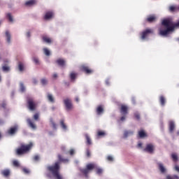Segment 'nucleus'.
<instances>
[{
	"label": "nucleus",
	"instance_id": "58",
	"mask_svg": "<svg viewBox=\"0 0 179 179\" xmlns=\"http://www.w3.org/2000/svg\"><path fill=\"white\" fill-rule=\"evenodd\" d=\"M47 177H48L49 178H51V175L47 174Z\"/></svg>",
	"mask_w": 179,
	"mask_h": 179
},
{
	"label": "nucleus",
	"instance_id": "36",
	"mask_svg": "<svg viewBox=\"0 0 179 179\" xmlns=\"http://www.w3.org/2000/svg\"><path fill=\"white\" fill-rule=\"evenodd\" d=\"M41 83L43 86H45V85H47V83H48V81L47 80V79L43 78V79L41 80Z\"/></svg>",
	"mask_w": 179,
	"mask_h": 179
},
{
	"label": "nucleus",
	"instance_id": "37",
	"mask_svg": "<svg viewBox=\"0 0 179 179\" xmlns=\"http://www.w3.org/2000/svg\"><path fill=\"white\" fill-rule=\"evenodd\" d=\"M6 16L9 22H13V17H12V14L8 13Z\"/></svg>",
	"mask_w": 179,
	"mask_h": 179
},
{
	"label": "nucleus",
	"instance_id": "17",
	"mask_svg": "<svg viewBox=\"0 0 179 179\" xmlns=\"http://www.w3.org/2000/svg\"><path fill=\"white\" fill-rule=\"evenodd\" d=\"M42 39L44 43H47V44H51V43H52V40H51V38H48L47 36H43Z\"/></svg>",
	"mask_w": 179,
	"mask_h": 179
},
{
	"label": "nucleus",
	"instance_id": "46",
	"mask_svg": "<svg viewBox=\"0 0 179 179\" xmlns=\"http://www.w3.org/2000/svg\"><path fill=\"white\" fill-rule=\"evenodd\" d=\"M107 160H108V162H113V160H114V158L113 157V156L108 155V156L107 157Z\"/></svg>",
	"mask_w": 179,
	"mask_h": 179
},
{
	"label": "nucleus",
	"instance_id": "63",
	"mask_svg": "<svg viewBox=\"0 0 179 179\" xmlns=\"http://www.w3.org/2000/svg\"><path fill=\"white\" fill-rule=\"evenodd\" d=\"M178 41H179V38H178Z\"/></svg>",
	"mask_w": 179,
	"mask_h": 179
},
{
	"label": "nucleus",
	"instance_id": "4",
	"mask_svg": "<svg viewBox=\"0 0 179 179\" xmlns=\"http://www.w3.org/2000/svg\"><path fill=\"white\" fill-rule=\"evenodd\" d=\"M94 167H96V165H94V164H88L86 166V169H80V172L82 173V174L85 175V177H86V178H87V177H89V173H90L92 170H94Z\"/></svg>",
	"mask_w": 179,
	"mask_h": 179
},
{
	"label": "nucleus",
	"instance_id": "5",
	"mask_svg": "<svg viewBox=\"0 0 179 179\" xmlns=\"http://www.w3.org/2000/svg\"><path fill=\"white\" fill-rule=\"evenodd\" d=\"M155 31H153L152 29L148 28L145 30L143 31L141 33V40H146V38L149 37L150 34H153Z\"/></svg>",
	"mask_w": 179,
	"mask_h": 179
},
{
	"label": "nucleus",
	"instance_id": "7",
	"mask_svg": "<svg viewBox=\"0 0 179 179\" xmlns=\"http://www.w3.org/2000/svg\"><path fill=\"white\" fill-rule=\"evenodd\" d=\"M120 111L122 115H128L129 107H128L127 105L122 104L120 105Z\"/></svg>",
	"mask_w": 179,
	"mask_h": 179
},
{
	"label": "nucleus",
	"instance_id": "48",
	"mask_svg": "<svg viewBox=\"0 0 179 179\" xmlns=\"http://www.w3.org/2000/svg\"><path fill=\"white\" fill-rule=\"evenodd\" d=\"M38 117H39V115L38 113H35L34 115V119L37 121V120H38Z\"/></svg>",
	"mask_w": 179,
	"mask_h": 179
},
{
	"label": "nucleus",
	"instance_id": "60",
	"mask_svg": "<svg viewBox=\"0 0 179 179\" xmlns=\"http://www.w3.org/2000/svg\"><path fill=\"white\" fill-rule=\"evenodd\" d=\"M34 83H37V81H36V80H34Z\"/></svg>",
	"mask_w": 179,
	"mask_h": 179
},
{
	"label": "nucleus",
	"instance_id": "9",
	"mask_svg": "<svg viewBox=\"0 0 179 179\" xmlns=\"http://www.w3.org/2000/svg\"><path fill=\"white\" fill-rule=\"evenodd\" d=\"M64 103L65 105L66 109L69 110L73 108V105L72 104V101L70 99H66L64 100Z\"/></svg>",
	"mask_w": 179,
	"mask_h": 179
},
{
	"label": "nucleus",
	"instance_id": "55",
	"mask_svg": "<svg viewBox=\"0 0 179 179\" xmlns=\"http://www.w3.org/2000/svg\"><path fill=\"white\" fill-rule=\"evenodd\" d=\"M61 149H62V152H65V147H64V146H62V147L61 148Z\"/></svg>",
	"mask_w": 179,
	"mask_h": 179
},
{
	"label": "nucleus",
	"instance_id": "1",
	"mask_svg": "<svg viewBox=\"0 0 179 179\" xmlns=\"http://www.w3.org/2000/svg\"><path fill=\"white\" fill-rule=\"evenodd\" d=\"M58 161L55 162L52 166L47 167L48 171H50L56 179H64L62 175L59 173L61 171V163H68L69 159L62 157L61 154L57 155Z\"/></svg>",
	"mask_w": 179,
	"mask_h": 179
},
{
	"label": "nucleus",
	"instance_id": "10",
	"mask_svg": "<svg viewBox=\"0 0 179 179\" xmlns=\"http://www.w3.org/2000/svg\"><path fill=\"white\" fill-rule=\"evenodd\" d=\"M52 17H54V12H52V11L46 12V13L44 16L45 20H48L50 19H52Z\"/></svg>",
	"mask_w": 179,
	"mask_h": 179
},
{
	"label": "nucleus",
	"instance_id": "12",
	"mask_svg": "<svg viewBox=\"0 0 179 179\" xmlns=\"http://www.w3.org/2000/svg\"><path fill=\"white\" fill-rule=\"evenodd\" d=\"M16 132H17V126L10 127V129L8 131V134L9 135H15Z\"/></svg>",
	"mask_w": 179,
	"mask_h": 179
},
{
	"label": "nucleus",
	"instance_id": "54",
	"mask_svg": "<svg viewBox=\"0 0 179 179\" xmlns=\"http://www.w3.org/2000/svg\"><path fill=\"white\" fill-rule=\"evenodd\" d=\"M0 124H3V122L1 120H0ZM1 138H2V135L0 133V139H1Z\"/></svg>",
	"mask_w": 179,
	"mask_h": 179
},
{
	"label": "nucleus",
	"instance_id": "56",
	"mask_svg": "<svg viewBox=\"0 0 179 179\" xmlns=\"http://www.w3.org/2000/svg\"><path fill=\"white\" fill-rule=\"evenodd\" d=\"M138 148H142V143H139L138 144Z\"/></svg>",
	"mask_w": 179,
	"mask_h": 179
},
{
	"label": "nucleus",
	"instance_id": "40",
	"mask_svg": "<svg viewBox=\"0 0 179 179\" xmlns=\"http://www.w3.org/2000/svg\"><path fill=\"white\" fill-rule=\"evenodd\" d=\"M26 87H24V85L23 83L20 84V92H25Z\"/></svg>",
	"mask_w": 179,
	"mask_h": 179
},
{
	"label": "nucleus",
	"instance_id": "39",
	"mask_svg": "<svg viewBox=\"0 0 179 179\" xmlns=\"http://www.w3.org/2000/svg\"><path fill=\"white\" fill-rule=\"evenodd\" d=\"M50 123L52 124V127H53L54 129H57V124L54 122L52 119H50Z\"/></svg>",
	"mask_w": 179,
	"mask_h": 179
},
{
	"label": "nucleus",
	"instance_id": "51",
	"mask_svg": "<svg viewBox=\"0 0 179 179\" xmlns=\"http://www.w3.org/2000/svg\"><path fill=\"white\" fill-rule=\"evenodd\" d=\"M33 61H34V62H35L36 64H38V62H39L38 59H37L36 57H34Z\"/></svg>",
	"mask_w": 179,
	"mask_h": 179
},
{
	"label": "nucleus",
	"instance_id": "61",
	"mask_svg": "<svg viewBox=\"0 0 179 179\" xmlns=\"http://www.w3.org/2000/svg\"><path fill=\"white\" fill-rule=\"evenodd\" d=\"M177 134L179 135V131L177 132Z\"/></svg>",
	"mask_w": 179,
	"mask_h": 179
},
{
	"label": "nucleus",
	"instance_id": "47",
	"mask_svg": "<svg viewBox=\"0 0 179 179\" xmlns=\"http://www.w3.org/2000/svg\"><path fill=\"white\" fill-rule=\"evenodd\" d=\"M96 173H98V174H103V169H100V168L97 169H96Z\"/></svg>",
	"mask_w": 179,
	"mask_h": 179
},
{
	"label": "nucleus",
	"instance_id": "64",
	"mask_svg": "<svg viewBox=\"0 0 179 179\" xmlns=\"http://www.w3.org/2000/svg\"><path fill=\"white\" fill-rule=\"evenodd\" d=\"M0 59H1V56H0Z\"/></svg>",
	"mask_w": 179,
	"mask_h": 179
},
{
	"label": "nucleus",
	"instance_id": "33",
	"mask_svg": "<svg viewBox=\"0 0 179 179\" xmlns=\"http://www.w3.org/2000/svg\"><path fill=\"white\" fill-rule=\"evenodd\" d=\"M13 166H14V167H20V164L19 163V161L13 160Z\"/></svg>",
	"mask_w": 179,
	"mask_h": 179
},
{
	"label": "nucleus",
	"instance_id": "18",
	"mask_svg": "<svg viewBox=\"0 0 179 179\" xmlns=\"http://www.w3.org/2000/svg\"><path fill=\"white\" fill-rule=\"evenodd\" d=\"M171 157L174 163H177L178 162V155L176 153H172L171 155Z\"/></svg>",
	"mask_w": 179,
	"mask_h": 179
},
{
	"label": "nucleus",
	"instance_id": "20",
	"mask_svg": "<svg viewBox=\"0 0 179 179\" xmlns=\"http://www.w3.org/2000/svg\"><path fill=\"white\" fill-rule=\"evenodd\" d=\"M27 122L28 123V125L32 128V129H36V124H34V122H32L31 119H27Z\"/></svg>",
	"mask_w": 179,
	"mask_h": 179
},
{
	"label": "nucleus",
	"instance_id": "25",
	"mask_svg": "<svg viewBox=\"0 0 179 179\" xmlns=\"http://www.w3.org/2000/svg\"><path fill=\"white\" fill-rule=\"evenodd\" d=\"M159 102L161 106H164L166 104V98L164 97V96H161L159 97Z\"/></svg>",
	"mask_w": 179,
	"mask_h": 179
},
{
	"label": "nucleus",
	"instance_id": "38",
	"mask_svg": "<svg viewBox=\"0 0 179 179\" xmlns=\"http://www.w3.org/2000/svg\"><path fill=\"white\" fill-rule=\"evenodd\" d=\"M134 118H136V120L139 121V120H141V115L138 113H134Z\"/></svg>",
	"mask_w": 179,
	"mask_h": 179
},
{
	"label": "nucleus",
	"instance_id": "19",
	"mask_svg": "<svg viewBox=\"0 0 179 179\" xmlns=\"http://www.w3.org/2000/svg\"><path fill=\"white\" fill-rule=\"evenodd\" d=\"M134 135V131L126 130L124 131L123 138H126L127 136H131Z\"/></svg>",
	"mask_w": 179,
	"mask_h": 179
},
{
	"label": "nucleus",
	"instance_id": "28",
	"mask_svg": "<svg viewBox=\"0 0 179 179\" xmlns=\"http://www.w3.org/2000/svg\"><path fill=\"white\" fill-rule=\"evenodd\" d=\"M78 76V73L75 72H72L70 74V78L71 80H75L76 79V77Z\"/></svg>",
	"mask_w": 179,
	"mask_h": 179
},
{
	"label": "nucleus",
	"instance_id": "32",
	"mask_svg": "<svg viewBox=\"0 0 179 179\" xmlns=\"http://www.w3.org/2000/svg\"><path fill=\"white\" fill-rule=\"evenodd\" d=\"M85 138L87 141V145H91L92 144V140L90 139V137L89 136V135L86 134L85 135Z\"/></svg>",
	"mask_w": 179,
	"mask_h": 179
},
{
	"label": "nucleus",
	"instance_id": "34",
	"mask_svg": "<svg viewBox=\"0 0 179 179\" xmlns=\"http://www.w3.org/2000/svg\"><path fill=\"white\" fill-rule=\"evenodd\" d=\"M43 52H44V54L46 55L47 57H50V55H51V52L49 51V50L45 48H43Z\"/></svg>",
	"mask_w": 179,
	"mask_h": 179
},
{
	"label": "nucleus",
	"instance_id": "42",
	"mask_svg": "<svg viewBox=\"0 0 179 179\" xmlns=\"http://www.w3.org/2000/svg\"><path fill=\"white\" fill-rule=\"evenodd\" d=\"M125 120H127V115H122V116L120 119V121L123 122V121H125Z\"/></svg>",
	"mask_w": 179,
	"mask_h": 179
},
{
	"label": "nucleus",
	"instance_id": "57",
	"mask_svg": "<svg viewBox=\"0 0 179 179\" xmlns=\"http://www.w3.org/2000/svg\"><path fill=\"white\" fill-rule=\"evenodd\" d=\"M76 101L77 103H79V98H78V97H76Z\"/></svg>",
	"mask_w": 179,
	"mask_h": 179
},
{
	"label": "nucleus",
	"instance_id": "26",
	"mask_svg": "<svg viewBox=\"0 0 179 179\" xmlns=\"http://www.w3.org/2000/svg\"><path fill=\"white\" fill-rule=\"evenodd\" d=\"M159 171L161 173H166V168H164V166H163V164H158Z\"/></svg>",
	"mask_w": 179,
	"mask_h": 179
},
{
	"label": "nucleus",
	"instance_id": "13",
	"mask_svg": "<svg viewBox=\"0 0 179 179\" xmlns=\"http://www.w3.org/2000/svg\"><path fill=\"white\" fill-rule=\"evenodd\" d=\"M156 19H157L156 15H149V16L147 17L146 20H147V22H148V23H153V22H156Z\"/></svg>",
	"mask_w": 179,
	"mask_h": 179
},
{
	"label": "nucleus",
	"instance_id": "11",
	"mask_svg": "<svg viewBox=\"0 0 179 179\" xmlns=\"http://www.w3.org/2000/svg\"><path fill=\"white\" fill-rule=\"evenodd\" d=\"M25 6H34V5H37V1L36 0H29L25 2L24 3Z\"/></svg>",
	"mask_w": 179,
	"mask_h": 179
},
{
	"label": "nucleus",
	"instance_id": "23",
	"mask_svg": "<svg viewBox=\"0 0 179 179\" xmlns=\"http://www.w3.org/2000/svg\"><path fill=\"white\" fill-rule=\"evenodd\" d=\"M178 8L179 7H177L176 6H174V5L170 6L169 8V12H176V10H179Z\"/></svg>",
	"mask_w": 179,
	"mask_h": 179
},
{
	"label": "nucleus",
	"instance_id": "35",
	"mask_svg": "<svg viewBox=\"0 0 179 179\" xmlns=\"http://www.w3.org/2000/svg\"><path fill=\"white\" fill-rule=\"evenodd\" d=\"M2 70L3 71V72H9V71H10V69L8 66H3Z\"/></svg>",
	"mask_w": 179,
	"mask_h": 179
},
{
	"label": "nucleus",
	"instance_id": "44",
	"mask_svg": "<svg viewBox=\"0 0 179 179\" xmlns=\"http://www.w3.org/2000/svg\"><path fill=\"white\" fill-rule=\"evenodd\" d=\"M104 135H106V133L104 131H98V136H104Z\"/></svg>",
	"mask_w": 179,
	"mask_h": 179
},
{
	"label": "nucleus",
	"instance_id": "52",
	"mask_svg": "<svg viewBox=\"0 0 179 179\" xmlns=\"http://www.w3.org/2000/svg\"><path fill=\"white\" fill-rule=\"evenodd\" d=\"M52 78L54 79H57V78H58V75L57 73H55V74H53Z\"/></svg>",
	"mask_w": 179,
	"mask_h": 179
},
{
	"label": "nucleus",
	"instance_id": "31",
	"mask_svg": "<svg viewBox=\"0 0 179 179\" xmlns=\"http://www.w3.org/2000/svg\"><path fill=\"white\" fill-rule=\"evenodd\" d=\"M166 179H179V176L177 175H173V176L168 175L166 176Z\"/></svg>",
	"mask_w": 179,
	"mask_h": 179
},
{
	"label": "nucleus",
	"instance_id": "53",
	"mask_svg": "<svg viewBox=\"0 0 179 179\" xmlns=\"http://www.w3.org/2000/svg\"><path fill=\"white\" fill-rule=\"evenodd\" d=\"M31 36L30 31L27 32V37L30 38Z\"/></svg>",
	"mask_w": 179,
	"mask_h": 179
},
{
	"label": "nucleus",
	"instance_id": "59",
	"mask_svg": "<svg viewBox=\"0 0 179 179\" xmlns=\"http://www.w3.org/2000/svg\"><path fill=\"white\" fill-rule=\"evenodd\" d=\"M133 103H135V99H132Z\"/></svg>",
	"mask_w": 179,
	"mask_h": 179
},
{
	"label": "nucleus",
	"instance_id": "62",
	"mask_svg": "<svg viewBox=\"0 0 179 179\" xmlns=\"http://www.w3.org/2000/svg\"><path fill=\"white\" fill-rule=\"evenodd\" d=\"M0 82H1V76H0Z\"/></svg>",
	"mask_w": 179,
	"mask_h": 179
},
{
	"label": "nucleus",
	"instance_id": "30",
	"mask_svg": "<svg viewBox=\"0 0 179 179\" xmlns=\"http://www.w3.org/2000/svg\"><path fill=\"white\" fill-rule=\"evenodd\" d=\"M48 97V100L50 102V103H54V97L52 96V94H48L47 95Z\"/></svg>",
	"mask_w": 179,
	"mask_h": 179
},
{
	"label": "nucleus",
	"instance_id": "15",
	"mask_svg": "<svg viewBox=\"0 0 179 179\" xmlns=\"http://www.w3.org/2000/svg\"><path fill=\"white\" fill-rule=\"evenodd\" d=\"M103 112H104V108H103V106L101 105L98 106L96 110L97 115H101V113Z\"/></svg>",
	"mask_w": 179,
	"mask_h": 179
},
{
	"label": "nucleus",
	"instance_id": "43",
	"mask_svg": "<svg viewBox=\"0 0 179 179\" xmlns=\"http://www.w3.org/2000/svg\"><path fill=\"white\" fill-rule=\"evenodd\" d=\"M86 156L87 157H90V156H92V154L90 153V150L89 149L86 150Z\"/></svg>",
	"mask_w": 179,
	"mask_h": 179
},
{
	"label": "nucleus",
	"instance_id": "8",
	"mask_svg": "<svg viewBox=\"0 0 179 179\" xmlns=\"http://www.w3.org/2000/svg\"><path fill=\"white\" fill-rule=\"evenodd\" d=\"M80 69L83 72H85V73H86L87 75H90L91 73H93V70H92V69H90V67H89L87 65H82L80 66Z\"/></svg>",
	"mask_w": 179,
	"mask_h": 179
},
{
	"label": "nucleus",
	"instance_id": "29",
	"mask_svg": "<svg viewBox=\"0 0 179 179\" xmlns=\"http://www.w3.org/2000/svg\"><path fill=\"white\" fill-rule=\"evenodd\" d=\"M60 125L62 129H64V131H66L67 127H66V124H65L64 120H60Z\"/></svg>",
	"mask_w": 179,
	"mask_h": 179
},
{
	"label": "nucleus",
	"instance_id": "21",
	"mask_svg": "<svg viewBox=\"0 0 179 179\" xmlns=\"http://www.w3.org/2000/svg\"><path fill=\"white\" fill-rule=\"evenodd\" d=\"M1 174L4 177H9V176L10 175V171H9L8 169L3 170L1 171Z\"/></svg>",
	"mask_w": 179,
	"mask_h": 179
},
{
	"label": "nucleus",
	"instance_id": "16",
	"mask_svg": "<svg viewBox=\"0 0 179 179\" xmlns=\"http://www.w3.org/2000/svg\"><path fill=\"white\" fill-rule=\"evenodd\" d=\"M176 128V124L173 121L169 122V132L172 134V132H174V129Z\"/></svg>",
	"mask_w": 179,
	"mask_h": 179
},
{
	"label": "nucleus",
	"instance_id": "6",
	"mask_svg": "<svg viewBox=\"0 0 179 179\" xmlns=\"http://www.w3.org/2000/svg\"><path fill=\"white\" fill-rule=\"evenodd\" d=\"M143 150L144 152H147V153L152 155L155 152V145L152 143H148L146 145Z\"/></svg>",
	"mask_w": 179,
	"mask_h": 179
},
{
	"label": "nucleus",
	"instance_id": "50",
	"mask_svg": "<svg viewBox=\"0 0 179 179\" xmlns=\"http://www.w3.org/2000/svg\"><path fill=\"white\" fill-rule=\"evenodd\" d=\"M174 170L176 171H177V173H179V166L178 165H175Z\"/></svg>",
	"mask_w": 179,
	"mask_h": 179
},
{
	"label": "nucleus",
	"instance_id": "41",
	"mask_svg": "<svg viewBox=\"0 0 179 179\" xmlns=\"http://www.w3.org/2000/svg\"><path fill=\"white\" fill-rule=\"evenodd\" d=\"M22 171L24 174H29L30 173V171L27 168H23Z\"/></svg>",
	"mask_w": 179,
	"mask_h": 179
},
{
	"label": "nucleus",
	"instance_id": "14",
	"mask_svg": "<svg viewBox=\"0 0 179 179\" xmlns=\"http://www.w3.org/2000/svg\"><path fill=\"white\" fill-rule=\"evenodd\" d=\"M66 63V62H65V60L64 59H57L56 61V64H57V65H59V66H62V68H64V66H65V64Z\"/></svg>",
	"mask_w": 179,
	"mask_h": 179
},
{
	"label": "nucleus",
	"instance_id": "24",
	"mask_svg": "<svg viewBox=\"0 0 179 179\" xmlns=\"http://www.w3.org/2000/svg\"><path fill=\"white\" fill-rule=\"evenodd\" d=\"M138 136L139 138H146V136H148V134H146V132H145V131L143 130H141L138 131Z\"/></svg>",
	"mask_w": 179,
	"mask_h": 179
},
{
	"label": "nucleus",
	"instance_id": "27",
	"mask_svg": "<svg viewBox=\"0 0 179 179\" xmlns=\"http://www.w3.org/2000/svg\"><path fill=\"white\" fill-rule=\"evenodd\" d=\"M6 41L10 44V34L8 32V31H6Z\"/></svg>",
	"mask_w": 179,
	"mask_h": 179
},
{
	"label": "nucleus",
	"instance_id": "22",
	"mask_svg": "<svg viewBox=\"0 0 179 179\" xmlns=\"http://www.w3.org/2000/svg\"><path fill=\"white\" fill-rule=\"evenodd\" d=\"M18 70L20 72H23L24 71V64L22 62H18Z\"/></svg>",
	"mask_w": 179,
	"mask_h": 179
},
{
	"label": "nucleus",
	"instance_id": "45",
	"mask_svg": "<svg viewBox=\"0 0 179 179\" xmlns=\"http://www.w3.org/2000/svg\"><path fill=\"white\" fill-rule=\"evenodd\" d=\"M33 159H34V162H38V160H40V156L35 155Z\"/></svg>",
	"mask_w": 179,
	"mask_h": 179
},
{
	"label": "nucleus",
	"instance_id": "2",
	"mask_svg": "<svg viewBox=\"0 0 179 179\" xmlns=\"http://www.w3.org/2000/svg\"><path fill=\"white\" fill-rule=\"evenodd\" d=\"M33 148V143L30 142L29 144L21 143L20 147L16 149L15 153L17 156H22V155H26L29 153L31 148Z\"/></svg>",
	"mask_w": 179,
	"mask_h": 179
},
{
	"label": "nucleus",
	"instance_id": "3",
	"mask_svg": "<svg viewBox=\"0 0 179 179\" xmlns=\"http://www.w3.org/2000/svg\"><path fill=\"white\" fill-rule=\"evenodd\" d=\"M27 104L30 111H35L36 108H37V103H36V101H34V99H33V98L27 97Z\"/></svg>",
	"mask_w": 179,
	"mask_h": 179
},
{
	"label": "nucleus",
	"instance_id": "49",
	"mask_svg": "<svg viewBox=\"0 0 179 179\" xmlns=\"http://www.w3.org/2000/svg\"><path fill=\"white\" fill-rule=\"evenodd\" d=\"M69 155H71V156H73V155H75V150L73 149L70 150Z\"/></svg>",
	"mask_w": 179,
	"mask_h": 179
}]
</instances>
